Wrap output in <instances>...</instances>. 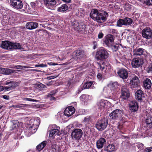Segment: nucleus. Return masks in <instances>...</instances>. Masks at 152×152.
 <instances>
[{"label": "nucleus", "instance_id": "obj_7", "mask_svg": "<svg viewBox=\"0 0 152 152\" xmlns=\"http://www.w3.org/2000/svg\"><path fill=\"white\" fill-rule=\"evenodd\" d=\"M10 2L11 5L16 9L20 10L23 7V3L20 0H10Z\"/></svg>", "mask_w": 152, "mask_h": 152}, {"label": "nucleus", "instance_id": "obj_2", "mask_svg": "<svg viewBox=\"0 0 152 152\" xmlns=\"http://www.w3.org/2000/svg\"><path fill=\"white\" fill-rule=\"evenodd\" d=\"M72 26L75 29L81 33H84L85 31L86 25L83 23H79L77 21H75L72 23Z\"/></svg>", "mask_w": 152, "mask_h": 152}, {"label": "nucleus", "instance_id": "obj_44", "mask_svg": "<svg viewBox=\"0 0 152 152\" xmlns=\"http://www.w3.org/2000/svg\"><path fill=\"white\" fill-rule=\"evenodd\" d=\"M136 146L140 149H141L143 147V144L141 143H137Z\"/></svg>", "mask_w": 152, "mask_h": 152}, {"label": "nucleus", "instance_id": "obj_28", "mask_svg": "<svg viewBox=\"0 0 152 152\" xmlns=\"http://www.w3.org/2000/svg\"><path fill=\"white\" fill-rule=\"evenodd\" d=\"M81 100L84 102V103L87 102L91 99V97L89 95H83L80 97Z\"/></svg>", "mask_w": 152, "mask_h": 152}, {"label": "nucleus", "instance_id": "obj_38", "mask_svg": "<svg viewBox=\"0 0 152 152\" xmlns=\"http://www.w3.org/2000/svg\"><path fill=\"white\" fill-rule=\"evenodd\" d=\"M23 10L26 12L31 13V9L28 5L26 4L25 5Z\"/></svg>", "mask_w": 152, "mask_h": 152}, {"label": "nucleus", "instance_id": "obj_15", "mask_svg": "<svg viewBox=\"0 0 152 152\" xmlns=\"http://www.w3.org/2000/svg\"><path fill=\"white\" fill-rule=\"evenodd\" d=\"M7 85H9V86H4L5 90L10 91L13 89L18 86V83L17 82H15L12 81H10L7 82L6 83Z\"/></svg>", "mask_w": 152, "mask_h": 152}, {"label": "nucleus", "instance_id": "obj_26", "mask_svg": "<svg viewBox=\"0 0 152 152\" xmlns=\"http://www.w3.org/2000/svg\"><path fill=\"white\" fill-rule=\"evenodd\" d=\"M136 99L138 100H141L142 98L144 97V94L141 90L137 91L135 94Z\"/></svg>", "mask_w": 152, "mask_h": 152}, {"label": "nucleus", "instance_id": "obj_54", "mask_svg": "<svg viewBox=\"0 0 152 152\" xmlns=\"http://www.w3.org/2000/svg\"><path fill=\"white\" fill-rule=\"evenodd\" d=\"M93 43H94V44L93 48L94 49H95L96 48V46H97V43L96 42H94Z\"/></svg>", "mask_w": 152, "mask_h": 152}, {"label": "nucleus", "instance_id": "obj_49", "mask_svg": "<svg viewBox=\"0 0 152 152\" xmlns=\"http://www.w3.org/2000/svg\"><path fill=\"white\" fill-rule=\"evenodd\" d=\"M30 126L29 127L28 130H29V131L30 132H31L32 131V129L33 128V127L34 124H32L31 125V124H30Z\"/></svg>", "mask_w": 152, "mask_h": 152}, {"label": "nucleus", "instance_id": "obj_59", "mask_svg": "<svg viewBox=\"0 0 152 152\" xmlns=\"http://www.w3.org/2000/svg\"><path fill=\"white\" fill-rule=\"evenodd\" d=\"M49 64L51 65H55L57 64H56L55 63L53 62H50Z\"/></svg>", "mask_w": 152, "mask_h": 152}, {"label": "nucleus", "instance_id": "obj_18", "mask_svg": "<svg viewBox=\"0 0 152 152\" xmlns=\"http://www.w3.org/2000/svg\"><path fill=\"white\" fill-rule=\"evenodd\" d=\"M119 77L123 79H126L128 77V73L126 69H120L117 72Z\"/></svg>", "mask_w": 152, "mask_h": 152}, {"label": "nucleus", "instance_id": "obj_52", "mask_svg": "<svg viewBox=\"0 0 152 152\" xmlns=\"http://www.w3.org/2000/svg\"><path fill=\"white\" fill-rule=\"evenodd\" d=\"M2 97L4 99H5L8 100L9 99V96H8L4 95L2 96Z\"/></svg>", "mask_w": 152, "mask_h": 152}, {"label": "nucleus", "instance_id": "obj_40", "mask_svg": "<svg viewBox=\"0 0 152 152\" xmlns=\"http://www.w3.org/2000/svg\"><path fill=\"white\" fill-rule=\"evenodd\" d=\"M13 125L12 126V128L13 129L16 128L18 127L19 125V122L17 120H14L12 122Z\"/></svg>", "mask_w": 152, "mask_h": 152}, {"label": "nucleus", "instance_id": "obj_43", "mask_svg": "<svg viewBox=\"0 0 152 152\" xmlns=\"http://www.w3.org/2000/svg\"><path fill=\"white\" fill-rule=\"evenodd\" d=\"M26 104H20L19 105H13L12 106L15 108H21L23 107V106H26Z\"/></svg>", "mask_w": 152, "mask_h": 152}, {"label": "nucleus", "instance_id": "obj_13", "mask_svg": "<svg viewBox=\"0 0 152 152\" xmlns=\"http://www.w3.org/2000/svg\"><path fill=\"white\" fill-rule=\"evenodd\" d=\"M140 80L138 77L136 76H134L130 80V85L131 88H134L139 86Z\"/></svg>", "mask_w": 152, "mask_h": 152}, {"label": "nucleus", "instance_id": "obj_32", "mask_svg": "<svg viewBox=\"0 0 152 152\" xmlns=\"http://www.w3.org/2000/svg\"><path fill=\"white\" fill-rule=\"evenodd\" d=\"M145 123L149 128L152 127V117L148 116L145 120Z\"/></svg>", "mask_w": 152, "mask_h": 152}, {"label": "nucleus", "instance_id": "obj_53", "mask_svg": "<svg viewBox=\"0 0 152 152\" xmlns=\"http://www.w3.org/2000/svg\"><path fill=\"white\" fill-rule=\"evenodd\" d=\"M30 4L32 8H34L35 7L36 4L34 2H31V3Z\"/></svg>", "mask_w": 152, "mask_h": 152}, {"label": "nucleus", "instance_id": "obj_19", "mask_svg": "<svg viewBox=\"0 0 152 152\" xmlns=\"http://www.w3.org/2000/svg\"><path fill=\"white\" fill-rule=\"evenodd\" d=\"M98 65L99 71H104L105 72L107 69H109L110 67V65L107 63H103L98 64Z\"/></svg>", "mask_w": 152, "mask_h": 152}, {"label": "nucleus", "instance_id": "obj_9", "mask_svg": "<svg viewBox=\"0 0 152 152\" xmlns=\"http://www.w3.org/2000/svg\"><path fill=\"white\" fill-rule=\"evenodd\" d=\"M130 94L126 85L123 86L121 90V97L124 99H127L129 97Z\"/></svg>", "mask_w": 152, "mask_h": 152}, {"label": "nucleus", "instance_id": "obj_24", "mask_svg": "<svg viewBox=\"0 0 152 152\" xmlns=\"http://www.w3.org/2000/svg\"><path fill=\"white\" fill-rule=\"evenodd\" d=\"M106 143L105 140L102 138H100L96 142V146L98 149H100L103 147L104 144Z\"/></svg>", "mask_w": 152, "mask_h": 152}, {"label": "nucleus", "instance_id": "obj_30", "mask_svg": "<svg viewBox=\"0 0 152 152\" xmlns=\"http://www.w3.org/2000/svg\"><path fill=\"white\" fill-rule=\"evenodd\" d=\"M145 51L144 49L142 48H139L134 51V55L137 56H140L143 54L144 52Z\"/></svg>", "mask_w": 152, "mask_h": 152}, {"label": "nucleus", "instance_id": "obj_56", "mask_svg": "<svg viewBox=\"0 0 152 152\" xmlns=\"http://www.w3.org/2000/svg\"><path fill=\"white\" fill-rule=\"evenodd\" d=\"M64 2L66 3H69L71 2V0H61Z\"/></svg>", "mask_w": 152, "mask_h": 152}, {"label": "nucleus", "instance_id": "obj_21", "mask_svg": "<svg viewBox=\"0 0 152 152\" xmlns=\"http://www.w3.org/2000/svg\"><path fill=\"white\" fill-rule=\"evenodd\" d=\"M130 110L133 112L137 111L138 108L137 103L134 101H132L129 104Z\"/></svg>", "mask_w": 152, "mask_h": 152}, {"label": "nucleus", "instance_id": "obj_60", "mask_svg": "<svg viewBox=\"0 0 152 152\" xmlns=\"http://www.w3.org/2000/svg\"><path fill=\"white\" fill-rule=\"evenodd\" d=\"M56 77L55 76H53V77H48V79H53V78H55Z\"/></svg>", "mask_w": 152, "mask_h": 152}, {"label": "nucleus", "instance_id": "obj_11", "mask_svg": "<svg viewBox=\"0 0 152 152\" xmlns=\"http://www.w3.org/2000/svg\"><path fill=\"white\" fill-rule=\"evenodd\" d=\"M83 131L80 129H76L73 130L71 133L72 137L78 140L80 139L83 135Z\"/></svg>", "mask_w": 152, "mask_h": 152}, {"label": "nucleus", "instance_id": "obj_64", "mask_svg": "<svg viewBox=\"0 0 152 152\" xmlns=\"http://www.w3.org/2000/svg\"><path fill=\"white\" fill-rule=\"evenodd\" d=\"M10 18L9 17L8 19V21L9 22L11 21V20H10Z\"/></svg>", "mask_w": 152, "mask_h": 152}, {"label": "nucleus", "instance_id": "obj_17", "mask_svg": "<svg viewBox=\"0 0 152 152\" xmlns=\"http://www.w3.org/2000/svg\"><path fill=\"white\" fill-rule=\"evenodd\" d=\"M107 103V101L104 100H101L99 102L97 103V106L98 108L101 111H103L105 108H106L107 105L106 103Z\"/></svg>", "mask_w": 152, "mask_h": 152}, {"label": "nucleus", "instance_id": "obj_37", "mask_svg": "<svg viewBox=\"0 0 152 152\" xmlns=\"http://www.w3.org/2000/svg\"><path fill=\"white\" fill-rule=\"evenodd\" d=\"M92 82L90 81L86 83L83 85L82 89L89 88L92 84Z\"/></svg>", "mask_w": 152, "mask_h": 152}, {"label": "nucleus", "instance_id": "obj_62", "mask_svg": "<svg viewBox=\"0 0 152 152\" xmlns=\"http://www.w3.org/2000/svg\"><path fill=\"white\" fill-rule=\"evenodd\" d=\"M31 71H36L37 72H40V71L39 70H37V69H32L31 70Z\"/></svg>", "mask_w": 152, "mask_h": 152}, {"label": "nucleus", "instance_id": "obj_34", "mask_svg": "<svg viewBox=\"0 0 152 152\" xmlns=\"http://www.w3.org/2000/svg\"><path fill=\"white\" fill-rule=\"evenodd\" d=\"M57 92V90H54L53 91L51 92L50 94L48 95V97L50 98V100H55L56 99L55 97H53V96L54 94Z\"/></svg>", "mask_w": 152, "mask_h": 152}, {"label": "nucleus", "instance_id": "obj_20", "mask_svg": "<svg viewBox=\"0 0 152 152\" xmlns=\"http://www.w3.org/2000/svg\"><path fill=\"white\" fill-rule=\"evenodd\" d=\"M75 112L74 107L70 106L66 108L65 110L64 113V115L68 117L71 116Z\"/></svg>", "mask_w": 152, "mask_h": 152}, {"label": "nucleus", "instance_id": "obj_10", "mask_svg": "<svg viewBox=\"0 0 152 152\" xmlns=\"http://www.w3.org/2000/svg\"><path fill=\"white\" fill-rule=\"evenodd\" d=\"M143 64V60L140 58H133L131 62V64L133 67L137 68L141 66Z\"/></svg>", "mask_w": 152, "mask_h": 152}, {"label": "nucleus", "instance_id": "obj_4", "mask_svg": "<svg viewBox=\"0 0 152 152\" xmlns=\"http://www.w3.org/2000/svg\"><path fill=\"white\" fill-rule=\"evenodd\" d=\"M107 124V119L106 118H104L97 122L95 125V127L98 130L101 131L106 128Z\"/></svg>", "mask_w": 152, "mask_h": 152}, {"label": "nucleus", "instance_id": "obj_48", "mask_svg": "<svg viewBox=\"0 0 152 152\" xmlns=\"http://www.w3.org/2000/svg\"><path fill=\"white\" fill-rule=\"evenodd\" d=\"M112 48L113 50L116 51L118 49V45H113L112 46Z\"/></svg>", "mask_w": 152, "mask_h": 152}, {"label": "nucleus", "instance_id": "obj_41", "mask_svg": "<svg viewBox=\"0 0 152 152\" xmlns=\"http://www.w3.org/2000/svg\"><path fill=\"white\" fill-rule=\"evenodd\" d=\"M91 121V117L90 116H87L84 118L83 122L88 124Z\"/></svg>", "mask_w": 152, "mask_h": 152}, {"label": "nucleus", "instance_id": "obj_25", "mask_svg": "<svg viewBox=\"0 0 152 152\" xmlns=\"http://www.w3.org/2000/svg\"><path fill=\"white\" fill-rule=\"evenodd\" d=\"M0 70L3 74L6 75H9L12 73H14L16 72V71L7 68H1Z\"/></svg>", "mask_w": 152, "mask_h": 152}, {"label": "nucleus", "instance_id": "obj_61", "mask_svg": "<svg viewBox=\"0 0 152 152\" xmlns=\"http://www.w3.org/2000/svg\"><path fill=\"white\" fill-rule=\"evenodd\" d=\"M34 121V119H31L29 121V123L30 124H32V122H33Z\"/></svg>", "mask_w": 152, "mask_h": 152}, {"label": "nucleus", "instance_id": "obj_8", "mask_svg": "<svg viewBox=\"0 0 152 152\" xmlns=\"http://www.w3.org/2000/svg\"><path fill=\"white\" fill-rule=\"evenodd\" d=\"M142 34L143 38L150 39L152 37V30L149 27H146L142 30Z\"/></svg>", "mask_w": 152, "mask_h": 152}, {"label": "nucleus", "instance_id": "obj_3", "mask_svg": "<svg viewBox=\"0 0 152 152\" xmlns=\"http://www.w3.org/2000/svg\"><path fill=\"white\" fill-rule=\"evenodd\" d=\"M109 53L107 50L102 48L99 49L96 53V58L99 60L106 59L108 56Z\"/></svg>", "mask_w": 152, "mask_h": 152}, {"label": "nucleus", "instance_id": "obj_23", "mask_svg": "<svg viewBox=\"0 0 152 152\" xmlns=\"http://www.w3.org/2000/svg\"><path fill=\"white\" fill-rule=\"evenodd\" d=\"M12 42L8 41H4L2 42L1 47L3 48L10 50L12 49Z\"/></svg>", "mask_w": 152, "mask_h": 152}, {"label": "nucleus", "instance_id": "obj_35", "mask_svg": "<svg viewBox=\"0 0 152 152\" xmlns=\"http://www.w3.org/2000/svg\"><path fill=\"white\" fill-rule=\"evenodd\" d=\"M68 6L66 4H64L58 8L57 10L59 12H64L66 11L68 9Z\"/></svg>", "mask_w": 152, "mask_h": 152}, {"label": "nucleus", "instance_id": "obj_42", "mask_svg": "<svg viewBox=\"0 0 152 152\" xmlns=\"http://www.w3.org/2000/svg\"><path fill=\"white\" fill-rule=\"evenodd\" d=\"M29 66H26L18 65L15 66V68L17 69H23L24 68H29Z\"/></svg>", "mask_w": 152, "mask_h": 152}, {"label": "nucleus", "instance_id": "obj_58", "mask_svg": "<svg viewBox=\"0 0 152 152\" xmlns=\"http://www.w3.org/2000/svg\"><path fill=\"white\" fill-rule=\"evenodd\" d=\"M39 86L43 88H46V86L42 84H41L39 85Z\"/></svg>", "mask_w": 152, "mask_h": 152}, {"label": "nucleus", "instance_id": "obj_45", "mask_svg": "<svg viewBox=\"0 0 152 152\" xmlns=\"http://www.w3.org/2000/svg\"><path fill=\"white\" fill-rule=\"evenodd\" d=\"M152 151V147L147 148L145 149V152H150Z\"/></svg>", "mask_w": 152, "mask_h": 152}, {"label": "nucleus", "instance_id": "obj_36", "mask_svg": "<svg viewBox=\"0 0 152 152\" xmlns=\"http://www.w3.org/2000/svg\"><path fill=\"white\" fill-rule=\"evenodd\" d=\"M115 147L113 144H109L107 147L106 151L109 152H112L115 150Z\"/></svg>", "mask_w": 152, "mask_h": 152}, {"label": "nucleus", "instance_id": "obj_5", "mask_svg": "<svg viewBox=\"0 0 152 152\" xmlns=\"http://www.w3.org/2000/svg\"><path fill=\"white\" fill-rule=\"evenodd\" d=\"M133 22L132 19L126 17L124 19H119L117 22V26L119 27H121L123 25L129 26L132 24Z\"/></svg>", "mask_w": 152, "mask_h": 152}, {"label": "nucleus", "instance_id": "obj_31", "mask_svg": "<svg viewBox=\"0 0 152 152\" xmlns=\"http://www.w3.org/2000/svg\"><path fill=\"white\" fill-rule=\"evenodd\" d=\"M47 143V141H46L42 142L37 146V150L39 151L42 150L45 146Z\"/></svg>", "mask_w": 152, "mask_h": 152}, {"label": "nucleus", "instance_id": "obj_57", "mask_svg": "<svg viewBox=\"0 0 152 152\" xmlns=\"http://www.w3.org/2000/svg\"><path fill=\"white\" fill-rule=\"evenodd\" d=\"M148 71L149 72H152V65L148 67Z\"/></svg>", "mask_w": 152, "mask_h": 152}, {"label": "nucleus", "instance_id": "obj_16", "mask_svg": "<svg viewBox=\"0 0 152 152\" xmlns=\"http://www.w3.org/2000/svg\"><path fill=\"white\" fill-rule=\"evenodd\" d=\"M43 1L45 6L50 9H53L56 4L55 0H43Z\"/></svg>", "mask_w": 152, "mask_h": 152}, {"label": "nucleus", "instance_id": "obj_39", "mask_svg": "<svg viewBox=\"0 0 152 152\" xmlns=\"http://www.w3.org/2000/svg\"><path fill=\"white\" fill-rule=\"evenodd\" d=\"M111 89L112 90L116 89L118 88V83L116 82H114L112 84L110 85Z\"/></svg>", "mask_w": 152, "mask_h": 152}, {"label": "nucleus", "instance_id": "obj_63", "mask_svg": "<svg viewBox=\"0 0 152 152\" xmlns=\"http://www.w3.org/2000/svg\"><path fill=\"white\" fill-rule=\"evenodd\" d=\"M39 64H36L35 65V66L36 67H39Z\"/></svg>", "mask_w": 152, "mask_h": 152}, {"label": "nucleus", "instance_id": "obj_12", "mask_svg": "<svg viewBox=\"0 0 152 152\" xmlns=\"http://www.w3.org/2000/svg\"><path fill=\"white\" fill-rule=\"evenodd\" d=\"M58 127L56 126L55 125H53L50 127V129H51L50 130L49 136L52 137L54 135H57L59 136L61 134L59 130L58 129Z\"/></svg>", "mask_w": 152, "mask_h": 152}, {"label": "nucleus", "instance_id": "obj_22", "mask_svg": "<svg viewBox=\"0 0 152 152\" xmlns=\"http://www.w3.org/2000/svg\"><path fill=\"white\" fill-rule=\"evenodd\" d=\"M38 26V24L36 22H31L27 23L26 25V28L29 30H32L37 28Z\"/></svg>", "mask_w": 152, "mask_h": 152}, {"label": "nucleus", "instance_id": "obj_14", "mask_svg": "<svg viewBox=\"0 0 152 152\" xmlns=\"http://www.w3.org/2000/svg\"><path fill=\"white\" fill-rule=\"evenodd\" d=\"M114 41L113 37V35L109 34L107 35L105 37L104 41V44L107 46H111Z\"/></svg>", "mask_w": 152, "mask_h": 152}, {"label": "nucleus", "instance_id": "obj_6", "mask_svg": "<svg viewBox=\"0 0 152 152\" xmlns=\"http://www.w3.org/2000/svg\"><path fill=\"white\" fill-rule=\"evenodd\" d=\"M122 112L121 110L116 109L110 114L109 116L111 119L113 120H119L121 117Z\"/></svg>", "mask_w": 152, "mask_h": 152}, {"label": "nucleus", "instance_id": "obj_27", "mask_svg": "<svg viewBox=\"0 0 152 152\" xmlns=\"http://www.w3.org/2000/svg\"><path fill=\"white\" fill-rule=\"evenodd\" d=\"M74 54L75 55L76 58H83L85 56L84 51L80 50H78L75 51L74 52Z\"/></svg>", "mask_w": 152, "mask_h": 152}, {"label": "nucleus", "instance_id": "obj_29", "mask_svg": "<svg viewBox=\"0 0 152 152\" xmlns=\"http://www.w3.org/2000/svg\"><path fill=\"white\" fill-rule=\"evenodd\" d=\"M151 80L148 78H147L144 81V86L146 89H150L151 87Z\"/></svg>", "mask_w": 152, "mask_h": 152}, {"label": "nucleus", "instance_id": "obj_50", "mask_svg": "<svg viewBox=\"0 0 152 152\" xmlns=\"http://www.w3.org/2000/svg\"><path fill=\"white\" fill-rule=\"evenodd\" d=\"M25 99H26V100L29 101H31V102H37V100L34 99H32L31 98H25Z\"/></svg>", "mask_w": 152, "mask_h": 152}, {"label": "nucleus", "instance_id": "obj_46", "mask_svg": "<svg viewBox=\"0 0 152 152\" xmlns=\"http://www.w3.org/2000/svg\"><path fill=\"white\" fill-rule=\"evenodd\" d=\"M97 78L99 80H101L103 78V76L101 73H98L97 75Z\"/></svg>", "mask_w": 152, "mask_h": 152}, {"label": "nucleus", "instance_id": "obj_47", "mask_svg": "<svg viewBox=\"0 0 152 152\" xmlns=\"http://www.w3.org/2000/svg\"><path fill=\"white\" fill-rule=\"evenodd\" d=\"M104 36V34L102 32L99 33L98 34V37L99 39L102 38Z\"/></svg>", "mask_w": 152, "mask_h": 152}, {"label": "nucleus", "instance_id": "obj_1", "mask_svg": "<svg viewBox=\"0 0 152 152\" xmlns=\"http://www.w3.org/2000/svg\"><path fill=\"white\" fill-rule=\"evenodd\" d=\"M108 14L105 11L99 12L97 9H93L90 14V16L93 20L96 21L99 23H101L107 20Z\"/></svg>", "mask_w": 152, "mask_h": 152}, {"label": "nucleus", "instance_id": "obj_55", "mask_svg": "<svg viewBox=\"0 0 152 152\" xmlns=\"http://www.w3.org/2000/svg\"><path fill=\"white\" fill-rule=\"evenodd\" d=\"M4 90H5V88H4V86L3 87L0 85V92Z\"/></svg>", "mask_w": 152, "mask_h": 152}, {"label": "nucleus", "instance_id": "obj_51", "mask_svg": "<svg viewBox=\"0 0 152 152\" xmlns=\"http://www.w3.org/2000/svg\"><path fill=\"white\" fill-rule=\"evenodd\" d=\"M39 67H46L47 66V65L46 64H39Z\"/></svg>", "mask_w": 152, "mask_h": 152}, {"label": "nucleus", "instance_id": "obj_33", "mask_svg": "<svg viewBox=\"0 0 152 152\" xmlns=\"http://www.w3.org/2000/svg\"><path fill=\"white\" fill-rule=\"evenodd\" d=\"M12 49H21L22 48V46L20 43H12Z\"/></svg>", "mask_w": 152, "mask_h": 152}]
</instances>
